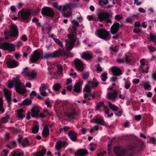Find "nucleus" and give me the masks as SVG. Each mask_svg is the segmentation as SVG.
I'll use <instances>...</instances> for the list:
<instances>
[{"label":"nucleus","instance_id":"obj_1","mask_svg":"<svg viewBox=\"0 0 156 156\" xmlns=\"http://www.w3.org/2000/svg\"><path fill=\"white\" fill-rule=\"evenodd\" d=\"M63 51L61 49L59 48L53 52L46 53L43 56L42 51L41 53L36 50L34 51L30 59V61L32 63H34L37 62L40 58L41 59H48L50 58H58L63 55Z\"/></svg>","mask_w":156,"mask_h":156},{"label":"nucleus","instance_id":"obj_2","mask_svg":"<svg viewBox=\"0 0 156 156\" xmlns=\"http://www.w3.org/2000/svg\"><path fill=\"white\" fill-rule=\"evenodd\" d=\"M113 150L116 156H133L134 153L133 147L129 146L125 148L118 145L114 147Z\"/></svg>","mask_w":156,"mask_h":156},{"label":"nucleus","instance_id":"obj_3","mask_svg":"<svg viewBox=\"0 0 156 156\" xmlns=\"http://www.w3.org/2000/svg\"><path fill=\"white\" fill-rule=\"evenodd\" d=\"M13 87L15 88L16 92L20 94H23L26 92V89L17 77L14 78L8 84V87L10 88Z\"/></svg>","mask_w":156,"mask_h":156},{"label":"nucleus","instance_id":"obj_4","mask_svg":"<svg viewBox=\"0 0 156 156\" xmlns=\"http://www.w3.org/2000/svg\"><path fill=\"white\" fill-rule=\"evenodd\" d=\"M113 14V13L111 12H100L98 13L97 16L100 22L105 21L107 23H111L112 21L111 19L112 17Z\"/></svg>","mask_w":156,"mask_h":156},{"label":"nucleus","instance_id":"obj_5","mask_svg":"<svg viewBox=\"0 0 156 156\" xmlns=\"http://www.w3.org/2000/svg\"><path fill=\"white\" fill-rule=\"evenodd\" d=\"M19 31L17 27L14 24L12 25L10 31H4L5 35L12 37H17L19 35Z\"/></svg>","mask_w":156,"mask_h":156},{"label":"nucleus","instance_id":"obj_6","mask_svg":"<svg viewBox=\"0 0 156 156\" xmlns=\"http://www.w3.org/2000/svg\"><path fill=\"white\" fill-rule=\"evenodd\" d=\"M97 34L99 37L105 41H109L110 39V33L105 29L101 28L98 30Z\"/></svg>","mask_w":156,"mask_h":156},{"label":"nucleus","instance_id":"obj_7","mask_svg":"<svg viewBox=\"0 0 156 156\" xmlns=\"http://www.w3.org/2000/svg\"><path fill=\"white\" fill-rule=\"evenodd\" d=\"M32 11H27L22 9L18 12V14L20 15L21 20L23 22H28L30 20V16Z\"/></svg>","mask_w":156,"mask_h":156},{"label":"nucleus","instance_id":"obj_8","mask_svg":"<svg viewBox=\"0 0 156 156\" xmlns=\"http://www.w3.org/2000/svg\"><path fill=\"white\" fill-rule=\"evenodd\" d=\"M41 13L44 16H45L53 17L55 15L54 10L51 8L47 7H44L42 9Z\"/></svg>","mask_w":156,"mask_h":156},{"label":"nucleus","instance_id":"obj_9","mask_svg":"<svg viewBox=\"0 0 156 156\" xmlns=\"http://www.w3.org/2000/svg\"><path fill=\"white\" fill-rule=\"evenodd\" d=\"M0 48L4 50H8L11 52H12L15 50V47L13 44L6 42H3L0 45Z\"/></svg>","mask_w":156,"mask_h":156},{"label":"nucleus","instance_id":"obj_10","mask_svg":"<svg viewBox=\"0 0 156 156\" xmlns=\"http://www.w3.org/2000/svg\"><path fill=\"white\" fill-rule=\"evenodd\" d=\"M74 65L77 70L80 72L83 71L84 69L83 63L80 60L77 59L75 60L74 61Z\"/></svg>","mask_w":156,"mask_h":156},{"label":"nucleus","instance_id":"obj_11","mask_svg":"<svg viewBox=\"0 0 156 156\" xmlns=\"http://www.w3.org/2000/svg\"><path fill=\"white\" fill-rule=\"evenodd\" d=\"M4 93L8 104V107H10L11 105V93L8 90L5 89L4 90Z\"/></svg>","mask_w":156,"mask_h":156},{"label":"nucleus","instance_id":"obj_12","mask_svg":"<svg viewBox=\"0 0 156 156\" xmlns=\"http://www.w3.org/2000/svg\"><path fill=\"white\" fill-rule=\"evenodd\" d=\"M119 23L117 22H115L110 28V31L112 34L115 35L119 31Z\"/></svg>","mask_w":156,"mask_h":156},{"label":"nucleus","instance_id":"obj_13","mask_svg":"<svg viewBox=\"0 0 156 156\" xmlns=\"http://www.w3.org/2000/svg\"><path fill=\"white\" fill-rule=\"evenodd\" d=\"M83 83L82 81L78 82L75 84L74 87L73 91L76 93H79L81 92V87Z\"/></svg>","mask_w":156,"mask_h":156},{"label":"nucleus","instance_id":"obj_14","mask_svg":"<svg viewBox=\"0 0 156 156\" xmlns=\"http://www.w3.org/2000/svg\"><path fill=\"white\" fill-rule=\"evenodd\" d=\"M88 153V151L87 150L80 149L77 150L75 153V155L76 156H85Z\"/></svg>","mask_w":156,"mask_h":156},{"label":"nucleus","instance_id":"obj_15","mask_svg":"<svg viewBox=\"0 0 156 156\" xmlns=\"http://www.w3.org/2000/svg\"><path fill=\"white\" fill-rule=\"evenodd\" d=\"M69 137L73 141H76L77 140V134L75 132L71 130L69 131L68 133Z\"/></svg>","mask_w":156,"mask_h":156},{"label":"nucleus","instance_id":"obj_16","mask_svg":"<svg viewBox=\"0 0 156 156\" xmlns=\"http://www.w3.org/2000/svg\"><path fill=\"white\" fill-rule=\"evenodd\" d=\"M113 75L116 76H119L122 74L121 69L116 66H113L111 69Z\"/></svg>","mask_w":156,"mask_h":156},{"label":"nucleus","instance_id":"obj_17","mask_svg":"<svg viewBox=\"0 0 156 156\" xmlns=\"http://www.w3.org/2000/svg\"><path fill=\"white\" fill-rule=\"evenodd\" d=\"M9 68H13L18 66L19 62L15 60H10L6 62Z\"/></svg>","mask_w":156,"mask_h":156},{"label":"nucleus","instance_id":"obj_18","mask_svg":"<svg viewBox=\"0 0 156 156\" xmlns=\"http://www.w3.org/2000/svg\"><path fill=\"white\" fill-rule=\"evenodd\" d=\"M144 60V59L140 60V62L141 63L142 66H140L139 70L140 71H141L143 73H147L148 72V71L150 67L149 66H147L146 70H145L144 69L143 66L145 65V63L144 62H143V61Z\"/></svg>","mask_w":156,"mask_h":156},{"label":"nucleus","instance_id":"obj_19","mask_svg":"<svg viewBox=\"0 0 156 156\" xmlns=\"http://www.w3.org/2000/svg\"><path fill=\"white\" fill-rule=\"evenodd\" d=\"M118 94V93L116 91L113 93H108L107 94L108 99L109 100L115 99Z\"/></svg>","mask_w":156,"mask_h":156},{"label":"nucleus","instance_id":"obj_20","mask_svg":"<svg viewBox=\"0 0 156 156\" xmlns=\"http://www.w3.org/2000/svg\"><path fill=\"white\" fill-rule=\"evenodd\" d=\"M42 135L44 137L48 136L49 134V129L48 125H45L42 132Z\"/></svg>","mask_w":156,"mask_h":156},{"label":"nucleus","instance_id":"obj_21","mask_svg":"<svg viewBox=\"0 0 156 156\" xmlns=\"http://www.w3.org/2000/svg\"><path fill=\"white\" fill-rule=\"evenodd\" d=\"M93 122L101 125H104L105 122L102 119H100L98 117H95L93 119Z\"/></svg>","mask_w":156,"mask_h":156},{"label":"nucleus","instance_id":"obj_22","mask_svg":"<svg viewBox=\"0 0 156 156\" xmlns=\"http://www.w3.org/2000/svg\"><path fill=\"white\" fill-rule=\"evenodd\" d=\"M82 58L86 60H90L92 59L93 56L89 53L84 52L82 53Z\"/></svg>","mask_w":156,"mask_h":156},{"label":"nucleus","instance_id":"obj_23","mask_svg":"<svg viewBox=\"0 0 156 156\" xmlns=\"http://www.w3.org/2000/svg\"><path fill=\"white\" fill-rule=\"evenodd\" d=\"M88 83L91 87H96L99 84V83L95 78H94L93 81H89Z\"/></svg>","mask_w":156,"mask_h":156},{"label":"nucleus","instance_id":"obj_24","mask_svg":"<svg viewBox=\"0 0 156 156\" xmlns=\"http://www.w3.org/2000/svg\"><path fill=\"white\" fill-rule=\"evenodd\" d=\"M46 152V150L45 148H43L41 150L37 151L36 154L35 156H44Z\"/></svg>","mask_w":156,"mask_h":156},{"label":"nucleus","instance_id":"obj_25","mask_svg":"<svg viewBox=\"0 0 156 156\" xmlns=\"http://www.w3.org/2000/svg\"><path fill=\"white\" fill-rule=\"evenodd\" d=\"M37 75V73L34 70H33L31 72H26V76L32 78H34Z\"/></svg>","mask_w":156,"mask_h":156},{"label":"nucleus","instance_id":"obj_26","mask_svg":"<svg viewBox=\"0 0 156 156\" xmlns=\"http://www.w3.org/2000/svg\"><path fill=\"white\" fill-rule=\"evenodd\" d=\"M72 22L73 23V26H72L73 31L74 33H76L77 28L79 26V23L75 20H73Z\"/></svg>","mask_w":156,"mask_h":156},{"label":"nucleus","instance_id":"obj_27","mask_svg":"<svg viewBox=\"0 0 156 156\" xmlns=\"http://www.w3.org/2000/svg\"><path fill=\"white\" fill-rule=\"evenodd\" d=\"M108 106L111 109L114 111H117L119 109V108L110 102H108Z\"/></svg>","mask_w":156,"mask_h":156},{"label":"nucleus","instance_id":"obj_28","mask_svg":"<svg viewBox=\"0 0 156 156\" xmlns=\"http://www.w3.org/2000/svg\"><path fill=\"white\" fill-rule=\"evenodd\" d=\"M24 111V110L22 109H20L17 110V112L18 118L23 119L25 117V115L23 114Z\"/></svg>","mask_w":156,"mask_h":156},{"label":"nucleus","instance_id":"obj_29","mask_svg":"<svg viewBox=\"0 0 156 156\" xmlns=\"http://www.w3.org/2000/svg\"><path fill=\"white\" fill-rule=\"evenodd\" d=\"M77 115L75 111L73 110L72 112H68L67 114V115L69 118H74L76 115Z\"/></svg>","mask_w":156,"mask_h":156},{"label":"nucleus","instance_id":"obj_30","mask_svg":"<svg viewBox=\"0 0 156 156\" xmlns=\"http://www.w3.org/2000/svg\"><path fill=\"white\" fill-rule=\"evenodd\" d=\"M130 55L129 54L126 53L125 55V57L123 58V59L126 63H129L131 61V59L129 58Z\"/></svg>","mask_w":156,"mask_h":156},{"label":"nucleus","instance_id":"obj_31","mask_svg":"<svg viewBox=\"0 0 156 156\" xmlns=\"http://www.w3.org/2000/svg\"><path fill=\"white\" fill-rule=\"evenodd\" d=\"M22 146L23 147H25L26 146L30 145L29 141L27 138H25L22 142Z\"/></svg>","mask_w":156,"mask_h":156},{"label":"nucleus","instance_id":"obj_32","mask_svg":"<svg viewBox=\"0 0 156 156\" xmlns=\"http://www.w3.org/2000/svg\"><path fill=\"white\" fill-rule=\"evenodd\" d=\"M61 88L60 84L58 83H56L54 85L53 87V90L55 91H58Z\"/></svg>","mask_w":156,"mask_h":156},{"label":"nucleus","instance_id":"obj_33","mask_svg":"<svg viewBox=\"0 0 156 156\" xmlns=\"http://www.w3.org/2000/svg\"><path fill=\"white\" fill-rule=\"evenodd\" d=\"M32 101L30 99L27 98L25 99L23 101V104L24 105H30L32 103Z\"/></svg>","mask_w":156,"mask_h":156},{"label":"nucleus","instance_id":"obj_34","mask_svg":"<svg viewBox=\"0 0 156 156\" xmlns=\"http://www.w3.org/2000/svg\"><path fill=\"white\" fill-rule=\"evenodd\" d=\"M3 100L2 98H0V112L3 113L5 112V109L3 107Z\"/></svg>","mask_w":156,"mask_h":156},{"label":"nucleus","instance_id":"obj_35","mask_svg":"<svg viewBox=\"0 0 156 156\" xmlns=\"http://www.w3.org/2000/svg\"><path fill=\"white\" fill-rule=\"evenodd\" d=\"M107 73L106 72L103 73L101 75V80L103 82H105L106 81L107 78Z\"/></svg>","mask_w":156,"mask_h":156},{"label":"nucleus","instance_id":"obj_36","mask_svg":"<svg viewBox=\"0 0 156 156\" xmlns=\"http://www.w3.org/2000/svg\"><path fill=\"white\" fill-rule=\"evenodd\" d=\"M108 2V0H99L98 1L99 5L101 6L107 4Z\"/></svg>","mask_w":156,"mask_h":156},{"label":"nucleus","instance_id":"obj_37","mask_svg":"<svg viewBox=\"0 0 156 156\" xmlns=\"http://www.w3.org/2000/svg\"><path fill=\"white\" fill-rule=\"evenodd\" d=\"M12 156H23V154L19 151H15L12 152Z\"/></svg>","mask_w":156,"mask_h":156},{"label":"nucleus","instance_id":"obj_38","mask_svg":"<svg viewBox=\"0 0 156 156\" xmlns=\"http://www.w3.org/2000/svg\"><path fill=\"white\" fill-rule=\"evenodd\" d=\"M74 44L68 42L66 44V47L68 50H70L72 49L74 46Z\"/></svg>","mask_w":156,"mask_h":156},{"label":"nucleus","instance_id":"obj_39","mask_svg":"<svg viewBox=\"0 0 156 156\" xmlns=\"http://www.w3.org/2000/svg\"><path fill=\"white\" fill-rule=\"evenodd\" d=\"M71 5L70 4H66L64 5L62 7V11L63 12L66 11L69 9H70Z\"/></svg>","mask_w":156,"mask_h":156},{"label":"nucleus","instance_id":"obj_40","mask_svg":"<svg viewBox=\"0 0 156 156\" xmlns=\"http://www.w3.org/2000/svg\"><path fill=\"white\" fill-rule=\"evenodd\" d=\"M62 147V142L61 141H59L57 142L56 144L55 147L57 150L60 149Z\"/></svg>","mask_w":156,"mask_h":156},{"label":"nucleus","instance_id":"obj_41","mask_svg":"<svg viewBox=\"0 0 156 156\" xmlns=\"http://www.w3.org/2000/svg\"><path fill=\"white\" fill-rule=\"evenodd\" d=\"M39 130V127L37 126H34L32 129V132L34 133H37Z\"/></svg>","mask_w":156,"mask_h":156},{"label":"nucleus","instance_id":"obj_42","mask_svg":"<svg viewBox=\"0 0 156 156\" xmlns=\"http://www.w3.org/2000/svg\"><path fill=\"white\" fill-rule=\"evenodd\" d=\"M144 86L145 89L147 90H148L149 88L151 87V86L148 81H147L144 84Z\"/></svg>","mask_w":156,"mask_h":156},{"label":"nucleus","instance_id":"obj_43","mask_svg":"<svg viewBox=\"0 0 156 156\" xmlns=\"http://www.w3.org/2000/svg\"><path fill=\"white\" fill-rule=\"evenodd\" d=\"M48 88V85L47 83H46V85L42 84H41V87L40 88V90L41 91H43L47 89Z\"/></svg>","mask_w":156,"mask_h":156},{"label":"nucleus","instance_id":"obj_44","mask_svg":"<svg viewBox=\"0 0 156 156\" xmlns=\"http://www.w3.org/2000/svg\"><path fill=\"white\" fill-rule=\"evenodd\" d=\"M147 47L150 50V51L151 52H154L156 51V48L154 46L149 45H147Z\"/></svg>","mask_w":156,"mask_h":156},{"label":"nucleus","instance_id":"obj_45","mask_svg":"<svg viewBox=\"0 0 156 156\" xmlns=\"http://www.w3.org/2000/svg\"><path fill=\"white\" fill-rule=\"evenodd\" d=\"M98 104L100 105V107H103L105 110H107L108 109V107L105 105L104 102H100L98 103Z\"/></svg>","mask_w":156,"mask_h":156},{"label":"nucleus","instance_id":"obj_46","mask_svg":"<svg viewBox=\"0 0 156 156\" xmlns=\"http://www.w3.org/2000/svg\"><path fill=\"white\" fill-rule=\"evenodd\" d=\"M91 89L90 88L87 86H86L84 88L83 91V92H85L87 93H91Z\"/></svg>","mask_w":156,"mask_h":156},{"label":"nucleus","instance_id":"obj_47","mask_svg":"<svg viewBox=\"0 0 156 156\" xmlns=\"http://www.w3.org/2000/svg\"><path fill=\"white\" fill-rule=\"evenodd\" d=\"M53 39L56 43L58 44L60 46H62V42L59 39L55 38H54Z\"/></svg>","mask_w":156,"mask_h":156},{"label":"nucleus","instance_id":"obj_48","mask_svg":"<svg viewBox=\"0 0 156 156\" xmlns=\"http://www.w3.org/2000/svg\"><path fill=\"white\" fill-rule=\"evenodd\" d=\"M134 119L137 121L140 120L142 118V116L140 115H134Z\"/></svg>","mask_w":156,"mask_h":156},{"label":"nucleus","instance_id":"obj_49","mask_svg":"<svg viewBox=\"0 0 156 156\" xmlns=\"http://www.w3.org/2000/svg\"><path fill=\"white\" fill-rule=\"evenodd\" d=\"M96 68V70L97 71L101 72L102 70V69L101 67L99 64H98L97 66H95Z\"/></svg>","mask_w":156,"mask_h":156},{"label":"nucleus","instance_id":"obj_50","mask_svg":"<svg viewBox=\"0 0 156 156\" xmlns=\"http://www.w3.org/2000/svg\"><path fill=\"white\" fill-rule=\"evenodd\" d=\"M150 141L151 143L154 144H156V138L154 137H151L150 139Z\"/></svg>","mask_w":156,"mask_h":156},{"label":"nucleus","instance_id":"obj_51","mask_svg":"<svg viewBox=\"0 0 156 156\" xmlns=\"http://www.w3.org/2000/svg\"><path fill=\"white\" fill-rule=\"evenodd\" d=\"M131 86V83H128V82L126 81L125 83L124 87L126 89H129Z\"/></svg>","mask_w":156,"mask_h":156},{"label":"nucleus","instance_id":"obj_52","mask_svg":"<svg viewBox=\"0 0 156 156\" xmlns=\"http://www.w3.org/2000/svg\"><path fill=\"white\" fill-rule=\"evenodd\" d=\"M89 76V73H86L83 74L82 76V78L84 80H86L88 78Z\"/></svg>","mask_w":156,"mask_h":156},{"label":"nucleus","instance_id":"obj_53","mask_svg":"<svg viewBox=\"0 0 156 156\" xmlns=\"http://www.w3.org/2000/svg\"><path fill=\"white\" fill-rule=\"evenodd\" d=\"M63 16L65 17H68L71 14V13L69 12H64L63 13Z\"/></svg>","mask_w":156,"mask_h":156},{"label":"nucleus","instance_id":"obj_54","mask_svg":"<svg viewBox=\"0 0 156 156\" xmlns=\"http://www.w3.org/2000/svg\"><path fill=\"white\" fill-rule=\"evenodd\" d=\"M134 4H136V5L137 6L140 5L142 3V2L141 1L138 2L139 0H134Z\"/></svg>","mask_w":156,"mask_h":156},{"label":"nucleus","instance_id":"obj_55","mask_svg":"<svg viewBox=\"0 0 156 156\" xmlns=\"http://www.w3.org/2000/svg\"><path fill=\"white\" fill-rule=\"evenodd\" d=\"M31 116L33 117H35L36 116H37L36 113L34 109H33L31 110Z\"/></svg>","mask_w":156,"mask_h":156},{"label":"nucleus","instance_id":"obj_56","mask_svg":"<svg viewBox=\"0 0 156 156\" xmlns=\"http://www.w3.org/2000/svg\"><path fill=\"white\" fill-rule=\"evenodd\" d=\"M140 82V80L138 79H135L133 80V82L134 84H137Z\"/></svg>","mask_w":156,"mask_h":156},{"label":"nucleus","instance_id":"obj_57","mask_svg":"<svg viewBox=\"0 0 156 156\" xmlns=\"http://www.w3.org/2000/svg\"><path fill=\"white\" fill-rule=\"evenodd\" d=\"M122 17L120 16L119 15H117L115 17V19L116 20H119L122 19Z\"/></svg>","mask_w":156,"mask_h":156},{"label":"nucleus","instance_id":"obj_58","mask_svg":"<svg viewBox=\"0 0 156 156\" xmlns=\"http://www.w3.org/2000/svg\"><path fill=\"white\" fill-rule=\"evenodd\" d=\"M1 119L3 123H5L7 122L8 120L5 117H3Z\"/></svg>","mask_w":156,"mask_h":156},{"label":"nucleus","instance_id":"obj_59","mask_svg":"<svg viewBox=\"0 0 156 156\" xmlns=\"http://www.w3.org/2000/svg\"><path fill=\"white\" fill-rule=\"evenodd\" d=\"M141 30L140 29H137L136 28H134L133 29V31L134 33H138L140 32Z\"/></svg>","mask_w":156,"mask_h":156},{"label":"nucleus","instance_id":"obj_60","mask_svg":"<svg viewBox=\"0 0 156 156\" xmlns=\"http://www.w3.org/2000/svg\"><path fill=\"white\" fill-rule=\"evenodd\" d=\"M69 42L73 44H75V42L76 41V39L74 37L72 38L71 39L69 40Z\"/></svg>","mask_w":156,"mask_h":156},{"label":"nucleus","instance_id":"obj_61","mask_svg":"<svg viewBox=\"0 0 156 156\" xmlns=\"http://www.w3.org/2000/svg\"><path fill=\"white\" fill-rule=\"evenodd\" d=\"M25 52L27 53H29L31 51L30 48L29 47H27L25 48Z\"/></svg>","mask_w":156,"mask_h":156},{"label":"nucleus","instance_id":"obj_62","mask_svg":"<svg viewBox=\"0 0 156 156\" xmlns=\"http://www.w3.org/2000/svg\"><path fill=\"white\" fill-rule=\"evenodd\" d=\"M118 80V78L116 77H112L111 78L110 81L112 82H115L117 81Z\"/></svg>","mask_w":156,"mask_h":156},{"label":"nucleus","instance_id":"obj_63","mask_svg":"<svg viewBox=\"0 0 156 156\" xmlns=\"http://www.w3.org/2000/svg\"><path fill=\"white\" fill-rule=\"evenodd\" d=\"M122 112L123 111L122 110H120L118 112V113H115V114L116 116L120 117L121 115V114Z\"/></svg>","mask_w":156,"mask_h":156},{"label":"nucleus","instance_id":"obj_64","mask_svg":"<svg viewBox=\"0 0 156 156\" xmlns=\"http://www.w3.org/2000/svg\"><path fill=\"white\" fill-rule=\"evenodd\" d=\"M124 126L125 127L129 128V122L127 120L125 122L124 124Z\"/></svg>","mask_w":156,"mask_h":156}]
</instances>
